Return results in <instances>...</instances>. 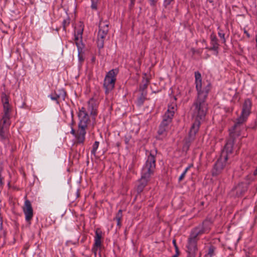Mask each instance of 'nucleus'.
Here are the masks:
<instances>
[{
  "label": "nucleus",
  "mask_w": 257,
  "mask_h": 257,
  "mask_svg": "<svg viewBox=\"0 0 257 257\" xmlns=\"http://www.w3.org/2000/svg\"><path fill=\"white\" fill-rule=\"evenodd\" d=\"M196 88L197 91V97L192 107V115L195 120L192 124L188 137L185 139L186 145L189 146L193 142L198 132L200 120L204 119L208 110V103L206 101L208 94L210 90V84L202 83L201 75L198 71L195 72Z\"/></svg>",
  "instance_id": "nucleus-1"
},
{
  "label": "nucleus",
  "mask_w": 257,
  "mask_h": 257,
  "mask_svg": "<svg viewBox=\"0 0 257 257\" xmlns=\"http://www.w3.org/2000/svg\"><path fill=\"white\" fill-rule=\"evenodd\" d=\"M209 222L204 221L202 224L193 228L190 233L188 238L187 245L188 257H195L197 251V242L200 236L206 233L209 230L207 225Z\"/></svg>",
  "instance_id": "nucleus-2"
},
{
  "label": "nucleus",
  "mask_w": 257,
  "mask_h": 257,
  "mask_svg": "<svg viewBox=\"0 0 257 257\" xmlns=\"http://www.w3.org/2000/svg\"><path fill=\"white\" fill-rule=\"evenodd\" d=\"M2 101L3 104L4 114L0 122V137L2 140L5 141L9 137L12 108L9 104L8 96L5 93L2 95Z\"/></svg>",
  "instance_id": "nucleus-3"
},
{
  "label": "nucleus",
  "mask_w": 257,
  "mask_h": 257,
  "mask_svg": "<svg viewBox=\"0 0 257 257\" xmlns=\"http://www.w3.org/2000/svg\"><path fill=\"white\" fill-rule=\"evenodd\" d=\"M156 167L155 156L152 153L148 155L146 163L144 165L142 171L141 178L140 180L139 184L137 187V191L141 193L147 185L149 181L150 176L153 174Z\"/></svg>",
  "instance_id": "nucleus-4"
},
{
  "label": "nucleus",
  "mask_w": 257,
  "mask_h": 257,
  "mask_svg": "<svg viewBox=\"0 0 257 257\" xmlns=\"http://www.w3.org/2000/svg\"><path fill=\"white\" fill-rule=\"evenodd\" d=\"M251 102L249 99L245 100L242 107L240 115L236 119V121L233 126V131L231 132V136L238 131H241V125L246 120L250 113Z\"/></svg>",
  "instance_id": "nucleus-5"
},
{
  "label": "nucleus",
  "mask_w": 257,
  "mask_h": 257,
  "mask_svg": "<svg viewBox=\"0 0 257 257\" xmlns=\"http://www.w3.org/2000/svg\"><path fill=\"white\" fill-rule=\"evenodd\" d=\"M78 116L79 119L78 125V132L79 135L78 136V142L82 143L85 139L86 134L85 128L88 121V115L86 113L83 108H82L79 111Z\"/></svg>",
  "instance_id": "nucleus-6"
},
{
  "label": "nucleus",
  "mask_w": 257,
  "mask_h": 257,
  "mask_svg": "<svg viewBox=\"0 0 257 257\" xmlns=\"http://www.w3.org/2000/svg\"><path fill=\"white\" fill-rule=\"evenodd\" d=\"M117 73V70L112 69L109 71L106 75L103 84L106 94L110 92L114 88Z\"/></svg>",
  "instance_id": "nucleus-7"
},
{
  "label": "nucleus",
  "mask_w": 257,
  "mask_h": 257,
  "mask_svg": "<svg viewBox=\"0 0 257 257\" xmlns=\"http://www.w3.org/2000/svg\"><path fill=\"white\" fill-rule=\"evenodd\" d=\"M172 119L167 117V116H163V120L161 122L159 130L158 131L159 139H163L167 135V132L169 128V125L171 123Z\"/></svg>",
  "instance_id": "nucleus-8"
},
{
  "label": "nucleus",
  "mask_w": 257,
  "mask_h": 257,
  "mask_svg": "<svg viewBox=\"0 0 257 257\" xmlns=\"http://www.w3.org/2000/svg\"><path fill=\"white\" fill-rule=\"evenodd\" d=\"M233 131V127L231 130H230V139L228 140L226 145L223 150L221 156L227 155L228 157L229 155L231 154L232 152L233 146L234 144V140L236 137H238L240 135V131L236 132L234 134V136H231V133Z\"/></svg>",
  "instance_id": "nucleus-9"
},
{
  "label": "nucleus",
  "mask_w": 257,
  "mask_h": 257,
  "mask_svg": "<svg viewBox=\"0 0 257 257\" xmlns=\"http://www.w3.org/2000/svg\"><path fill=\"white\" fill-rule=\"evenodd\" d=\"M83 31V29L81 26H80L79 28L75 30L74 34L75 41L77 47L78 57L80 60H81L80 54L82 52V50L84 48V45L82 42Z\"/></svg>",
  "instance_id": "nucleus-10"
},
{
  "label": "nucleus",
  "mask_w": 257,
  "mask_h": 257,
  "mask_svg": "<svg viewBox=\"0 0 257 257\" xmlns=\"http://www.w3.org/2000/svg\"><path fill=\"white\" fill-rule=\"evenodd\" d=\"M227 160V155L220 156L214 166L212 170L213 176H217L219 174L225 165V162Z\"/></svg>",
  "instance_id": "nucleus-11"
},
{
  "label": "nucleus",
  "mask_w": 257,
  "mask_h": 257,
  "mask_svg": "<svg viewBox=\"0 0 257 257\" xmlns=\"http://www.w3.org/2000/svg\"><path fill=\"white\" fill-rule=\"evenodd\" d=\"M99 30L98 32V36L101 38V40H98V42H97V47L99 48H102L103 47V39L105 37L107 34L108 28V24L107 23H102L100 22L99 24Z\"/></svg>",
  "instance_id": "nucleus-12"
},
{
  "label": "nucleus",
  "mask_w": 257,
  "mask_h": 257,
  "mask_svg": "<svg viewBox=\"0 0 257 257\" xmlns=\"http://www.w3.org/2000/svg\"><path fill=\"white\" fill-rule=\"evenodd\" d=\"M23 210L25 215L26 220L27 222H30L33 216V210L31 202L28 200L25 201Z\"/></svg>",
  "instance_id": "nucleus-13"
},
{
  "label": "nucleus",
  "mask_w": 257,
  "mask_h": 257,
  "mask_svg": "<svg viewBox=\"0 0 257 257\" xmlns=\"http://www.w3.org/2000/svg\"><path fill=\"white\" fill-rule=\"evenodd\" d=\"M210 37L211 41L210 43L211 45H212V47L210 48L206 47V48L210 50L217 51L219 46V44L218 43V39L216 36L213 33L211 34Z\"/></svg>",
  "instance_id": "nucleus-14"
},
{
  "label": "nucleus",
  "mask_w": 257,
  "mask_h": 257,
  "mask_svg": "<svg viewBox=\"0 0 257 257\" xmlns=\"http://www.w3.org/2000/svg\"><path fill=\"white\" fill-rule=\"evenodd\" d=\"M176 110V106L175 104L169 105L168 110L164 115L167 116V117L172 119Z\"/></svg>",
  "instance_id": "nucleus-15"
},
{
  "label": "nucleus",
  "mask_w": 257,
  "mask_h": 257,
  "mask_svg": "<svg viewBox=\"0 0 257 257\" xmlns=\"http://www.w3.org/2000/svg\"><path fill=\"white\" fill-rule=\"evenodd\" d=\"M122 217V213L121 210H119L117 214H116V216L115 218H114V220H115L117 222V225L120 227L121 226V221Z\"/></svg>",
  "instance_id": "nucleus-16"
},
{
  "label": "nucleus",
  "mask_w": 257,
  "mask_h": 257,
  "mask_svg": "<svg viewBox=\"0 0 257 257\" xmlns=\"http://www.w3.org/2000/svg\"><path fill=\"white\" fill-rule=\"evenodd\" d=\"M215 247L210 245L208 248V253L205 255V257H212L215 255Z\"/></svg>",
  "instance_id": "nucleus-17"
},
{
  "label": "nucleus",
  "mask_w": 257,
  "mask_h": 257,
  "mask_svg": "<svg viewBox=\"0 0 257 257\" xmlns=\"http://www.w3.org/2000/svg\"><path fill=\"white\" fill-rule=\"evenodd\" d=\"M147 95L146 92H142L141 96L139 97L138 99V103L139 105H142L146 99Z\"/></svg>",
  "instance_id": "nucleus-18"
},
{
  "label": "nucleus",
  "mask_w": 257,
  "mask_h": 257,
  "mask_svg": "<svg viewBox=\"0 0 257 257\" xmlns=\"http://www.w3.org/2000/svg\"><path fill=\"white\" fill-rule=\"evenodd\" d=\"M55 94L59 99L64 100L65 97V92L63 90H59L58 92H55Z\"/></svg>",
  "instance_id": "nucleus-19"
},
{
  "label": "nucleus",
  "mask_w": 257,
  "mask_h": 257,
  "mask_svg": "<svg viewBox=\"0 0 257 257\" xmlns=\"http://www.w3.org/2000/svg\"><path fill=\"white\" fill-rule=\"evenodd\" d=\"M93 100H90L88 103L89 109L91 111V114L92 115H95L96 113V109L95 106H92Z\"/></svg>",
  "instance_id": "nucleus-20"
},
{
  "label": "nucleus",
  "mask_w": 257,
  "mask_h": 257,
  "mask_svg": "<svg viewBox=\"0 0 257 257\" xmlns=\"http://www.w3.org/2000/svg\"><path fill=\"white\" fill-rule=\"evenodd\" d=\"M102 237V232L97 229V249L101 248V238Z\"/></svg>",
  "instance_id": "nucleus-21"
},
{
  "label": "nucleus",
  "mask_w": 257,
  "mask_h": 257,
  "mask_svg": "<svg viewBox=\"0 0 257 257\" xmlns=\"http://www.w3.org/2000/svg\"><path fill=\"white\" fill-rule=\"evenodd\" d=\"M95 232V236H94V247L93 249V252L94 253L95 257H96V230L94 231Z\"/></svg>",
  "instance_id": "nucleus-22"
},
{
  "label": "nucleus",
  "mask_w": 257,
  "mask_h": 257,
  "mask_svg": "<svg viewBox=\"0 0 257 257\" xmlns=\"http://www.w3.org/2000/svg\"><path fill=\"white\" fill-rule=\"evenodd\" d=\"M218 36L219 37L221 38L222 39V42L223 43H225V42H226V40H225V37H224V34L223 33L222 31V30H219V31L218 32Z\"/></svg>",
  "instance_id": "nucleus-23"
},
{
  "label": "nucleus",
  "mask_w": 257,
  "mask_h": 257,
  "mask_svg": "<svg viewBox=\"0 0 257 257\" xmlns=\"http://www.w3.org/2000/svg\"><path fill=\"white\" fill-rule=\"evenodd\" d=\"M173 244L175 247V250H176V253L174 255H177V256L179 255V248L177 245L176 241L175 239H174L173 240Z\"/></svg>",
  "instance_id": "nucleus-24"
},
{
  "label": "nucleus",
  "mask_w": 257,
  "mask_h": 257,
  "mask_svg": "<svg viewBox=\"0 0 257 257\" xmlns=\"http://www.w3.org/2000/svg\"><path fill=\"white\" fill-rule=\"evenodd\" d=\"M49 97L52 100H56V102H57V104H59V101H58V99H59V98L57 97V96L55 95V94H54V95H49Z\"/></svg>",
  "instance_id": "nucleus-25"
},
{
  "label": "nucleus",
  "mask_w": 257,
  "mask_h": 257,
  "mask_svg": "<svg viewBox=\"0 0 257 257\" xmlns=\"http://www.w3.org/2000/svg\"><path fill=\"white\" fill-rule=\"evenodd\" d=\"M71 134H72L73 135H74L76 137L77 140H78V138L77 137H78V135H79L78 131H77V133L76 134L75 132V130L73 129V127H71Z\"/></svg>",
  "instance_id": "nucleus-26"
},
{
  "label": "nucleus",
  "mask_w": 257,
  "mask_h": 257,
  "mask_svg": "<svg viewBox=\"0 0 257 257\" xmlns=\"http://www.w3.org/2000/svg\"><path fill=\"white\" fill-rule=\"evenodd\" d=\"M91 1V8L94 10H96V0Z\"/></svg>",
  "instance_id": "nucleus-27"
},
{
  "label": "nucleus",
  "mask_w": 257,
  "mask_h": 257,
  "mask_svg": "<svg viewBox=\"0 0 257 257\" xmlns=\"http://www.w3.org/2000/svg\"><path fill=\"white\" fill-rule=\"evenodd\" d=\"M186 173L185 171H184L183 172V173L180 175V176L179 177V178L178 179L179 182H181V181H182L184 179V178L186 175Z\"/></svg>",
  "instance_id": "nucleus-28"
},
{
  "label": "nucleus",
  "mask_w": 257,
  "mask_h": 257,
  "mask_svg": "<svg viewBox=\"0 0 257 257\" xmlns=\"http://www.w3.org/2000/svg\"><path fill=\"white\" fill-rule=\"evenodd\" d=\"M173 0H164V5L167 7L169 6Z\"/></svg>",
  "instance_id": "nucleus-29"
},
{
  "label": "nucleus",
  "mask_w": 257,
  "mask_h": 257,
  "mask_svg": "<svg viewBox=\"0 0 257 257\" xmlns=\"http://www.w3.org/2000/svg\"><path fill=\"white\" fill-rule=\"evenodd\" d=\"M147 83H146L144 84L143 86H140V89L143 90V92H145L144 90L147 87Z\"/></svg>",
  "instance_id": "nucleus-30"
},
{
  "label": "nucleus",
  "mask_w": 257,
  "mask_h": 257,
  "mask_svg": "<svg viewBox=\"0 0 257 257\" xmlns=\"http://www.w3.org/2000/svg\"><path fill=\"white\" fill-rule=\"evenodd\" d=\"M193 167V164H190L186 169L185 170H184V171L187 173V171L189 170V169L191 167Z\"/></svg>",
  "instance_id": "nucleus-31"
},
{
  "label": "nucleus",
  "mask_w": 257,
  "mask_h": 257,
  "mask_svg": "<svg viewBox=\"0 0 257 257\" xmlns=\"http://www.w3.org/2000/svg\"><path fill=\"white\" fill-rule=\"evenodd\" d=\"M151 5H155L158 0H149Z\"/></svg>",
  "instance_id": "nucleus-32"
},
{
  "label": "nucleus",
  "mask_w": 257,
  "mask_h": 257,
  "mask_svg": "<svg viewBox=\"0 0 257 257\" xmlns=\"http://www.w3.org/2000/svg\"><path fill=\"white\" fill-rule=\"evenodd\" d=\"M95 145H96V141H95V142L94 143V147H93V150L92 151V153H93L94 154H95V152L96 150V148L94 147V146Z\"/></svg>",
  "instance_id": "nucleus-33"
},
{
  "label": "nucleus",
  "mask_w": 257,
  "mask_h": 257,
  "mask_svg": "<svg viewBox=\"0 0 257 257\" xmlns=\"http://www.w3.org/2000/svg\"><path fill=\"white\" fill-rule=\"evenodd\" d=\"M244 33L246 34V36L248 38L250 37V35L249 34V33L245 30L244 31Z\"/></svg>",
  "instance_id": "nucleus-34"
},
{
  "label": "nucleus",
  "mask_w": 257,
  "mask_h": 257,
  "mask_svg": "<svg viewBox=\"0 0 257 257\" xmlns=\"http://www.w3.org/2000/svg\"><path fill=\"white\" fill-rule=\"evenodd\" d=\"M192 51L193 52V53H200V52L199 51H195L194 49H192Z\"/></svg>",
  "instance_id": "nucleus-35"
},
{
  "label": "nucleus",
  "mask_w": 257,
  "mask_h": 257,
  "mask_svg": "<svg viewBox=\"0 0 257 257\" xmlns=\"http://www.w3.org/2000/svg\"><path fill=\"white\" fill-rule=\"evenodd\" d=\"M135 0H131V6L134 5Z\"/></svg>",
  "instance_id": "nucleus-36"
},
{
  "label": "nucleus",
  "mask_w": 257,
  "mask_h": 257,
  "mask_svg": "<svg viewBox=\"0 0 257 257\" xmlns=\"http://www.w3.org/2000/svg\"><path fill=\"white\" fill-rule=\"evenodd\" d=\"M172 257H177V255H173Z\"/></svg>",
  "instance_id": "nucleus-37"
},
{
  "label": "nucleus",
  "mask_w": 257,
  "mask_h": 257,
  "mask_svg": "<svg viewBox=\"0 0 257 257\" xmlns=\"http://www.w3.org/2000/svg\"><path fill=\"white\" fill-rule=\"evenodd\" d=\"M202 42L203 43H206V41L205 40H203Z\"/></svg>",
  "instance_id": "nucleus-38"
},
{
  "label": "nucleus",
  "mask_w": 257,
  "mask_h": 257,
  "mask_svg": "<svg viewBox=\"0 0 257 257\" xmlns=\"http://www.w3.org/2000/svg\"><path fill=\"white\" fill-rule=\"evenodd\" d=\"M64 25H65V24H66V21H64Z\"/></svg>",
  "instance_id": "nucleus-39"
},
{
  "label": "nucleus",
  "mask_w": 257,
  "mask_h": 257,
  "mask_svg": "<svg viewBox=\"0 0 257 257\" xmlns=\"http://www.w3.org/2000/svg\"><path fill=\"white\" fill-rule=\"evenodd\" d=\"M73 120H72V124H73Z\"/></svg>",
  "instance_id": "nucleus-40"
}]
</instances>
